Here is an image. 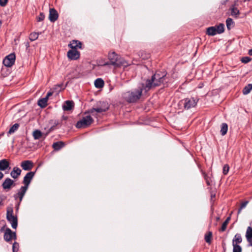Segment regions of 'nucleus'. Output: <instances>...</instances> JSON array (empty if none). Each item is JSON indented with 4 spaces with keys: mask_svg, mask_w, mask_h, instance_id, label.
<instances>
[{
    "mask_svg": "<svg viewBox=\"0 0 252 252\" xmlns=\"http://www.w3.org/2000/svg\"><path fill=\"white\" fill-rule=\"evenodd\" d=\"M165 77L166 74L164 73L156 72L151 80H147L145 84H142V87L147 92L152 87L158 86L163 84L166 80Z\"/></svg>",
    "mask_w": 252,
    "mask_h": 252,
    "instance_id": "nucleus-1",
    "label": "nucleus"
},
{
    "mask_svg": "<svg viewBox=\"0 0 252 252\" xmlns=\"http://www.w3.org/2000/svg\"><path fill=\"white\" fill-rule=\"evenodd\" d=\"M110 64L117 67H126L128 63L123 58L120 57L115 52H110L108 55Z\"/></svg>",
    "mask_w": 252,
    "mask_h": 252,
    "instance_id": "nucleus-2",
    "label": "nucleus"
},
{
    "mask_svg": "<svg viewBox=\"0 0 252 252\" xmlns=\"http://www.w3.org/2000/svg\"><path fill=\"white\" fill-rule=\"evenodd\" d=\"M143 87L132 91H128L123 94V98L128 102H134L138 100L142 94Z\"/></svg>",
    "mask_w": 252,
    "mask_h": 252,
    "instance_id": "nucleus-3",
    "label": "nucleus"
},
{
    "mask_svg": "<svg viewBox=\"0 0 252 252\" xmlns=\"http://www.w3.org/2000/svg\"><path fill=\"white\" fill-rule=\"evenodd\" d=\"M13 210L12 207H9L7 208L6 219L11 223L13 228L16 229L17 226V218L13 215Z\"/></svg>",
    "mask_w": 252,
    "mask_h": 252,
    "instance_id": "nucleus-4",
    "label": "nucleus"
},
{
    "mask_svg": "<svg viewBox=\"0 0 252 252\" xmlns=\"http://www.w3.org/2000/svg\"><path fill=\"white\" fill-rule=\"evenodd\" d=\"M224 32V25L220 24L217 26L210 27L207 29L206 33L210 36H214L217 34H220Z\"/></svg>",
    "mask_w": 252,
    "mask_h": 252,
    "instance_id": "nucleus-5",
    "label": "nucleus"
},
{
    "mask_svg": "<svg viewBox=\"0 0 252 252\" xmlns=\"http://www.w3.org/2000/svg\"><path fill=\"white\" fill-rule=\"evenodd\" d=\"M93 122V119L90 116H86L78 121L76 126L77 128H85L90 126Z\"/></svg>",
    "mask_w": 252,
    "mask_h": 252,
    "instance_id": "nucleus-6",
    "label": "nucleus"
},
{
    "mask_svg": "<svg viewBox=\"0 0 252 252\" xmlns=\"http://www.w3.org/2000/svg\"><path fill=\"white\" fill-rule=\"evenodd\" d=\"M198 99L191 97L186 98L180 102L184 105L185 109H189L194 107L196 105Z\"/></svg>",
    "mask_w": 252,
    "mask_h": 252,
    "instance_id": "nucleus-7",
    "label": "nucleus"
},
{
    "mask_svg": "<svg viewBox=\"0 0 252 252\" xmlns=\"http://www.w3.org/2000/svg\"><path fill=\"white\" fill-rule=\"evenodd\" d=\"M100 104H101L100 107H97L96 108H92L88 112L94 115L93 114L94 112H96L97 113H101L102 112H105L108 109L109 106L107 103L105 102H100Z\"/></svg>",
    "mask_w": 252,
    "mask_h": 252,
    "instance_id": "nucleus-8",
    "label": "nucleus"
},
{
    "mask_svg": "<svg viewBox=\"0 0 252 252\" xmlns=\"http://www.w3.org/2000/svg\"><path fill=\"white\" fill-rule=\"evenodd\" d=\"M15 61V55L11 53L6 56L3 61V64L7 67H11Z\"/></svg>",
    "mask_w": 252,
    "mask_h": 252,
    "instance_id": "nucleus-9",
    "label": "nucleus"
},
{
    "mask_svg": "<svg viewBox=\"0 0 252 252\" xmlns=\"http://www.w3.org/2000/svg\"><path fill=\"white\" fill-rule=\"evenodd\" d=\"M67 57L71 60L78 59L80 57V53L77 50L71 49L67 52Z\"/></svg>",
    "mask_w": 252,
    "mask_h": 252,
    "instance_id": "nucleus-10",
    "label": "nucleus"
},
{
    "mask_svg": "<svg viewBox=\"0 0 252 252\" xmlns=\"http://www.w3.org/2000/svg\"><path fill=\"white\" fill-rule=\"evenodd\" d=\"M15 233H12V231L9 228H7L4 235V240L6 241H9L12 239H15Z\"/></svg>",
    "mask_w": 252,
    "mask_h": 252,
    "instance_id": "nucleus-11",
    "label": "nucleus"
},
{
    "mask_svg": "<svg viewBox=\"0 0 252 252\" xmlns=\"http://www.w3.org/2000/svg\"><path fill=\"white\" fill-rule=\"evenodd\" d=\"M34 175V172H30L28 173L24 178L23 183L25 186L28 187L31 180Z\"/></svg>",
    "mask_w": 252,
    "mask_h": 252,
    "instance_id": "nucleus-12",
    "label": "nucleus"
},
{
    "mask_svg": "<svg viewBox=\"0 0 252 252\" xmlns=\"http://www.w3.org/2000/svg\"><path fill=\"white\" fill-rule=\"evenodd\" d=\"M58 18L57 11L54 8H50L49 19L51 22H55Z\"/></svg>",
    "mask_w": 252,
    "mask_h": 252,
    "instance_id": "nucleus-13",
    "label": "nucleus"
},
{
    "mask_svg": "<svg viewBox=\"0 0 252 252\" xmlns=\"http://www.w3.org/2000/svg\"><path fill=\"white\" fill-rule=\"evenodd\" d=\"M21 166L24 170H30L33 167V163L30 160H25L21 162Z\"/></svg>",
    "mask_w": 252,
    "mask_h": 252,
    "instance_id": "nucleus-14",
    "label": "nucleus"
},
{
    "mask_svg": "<svg viewBox=\"0 0 252 252\" xmlns=\"http://www.w3.org/2000/svg\"><path fill=\"white\" fill-rule=\"evenodd\" d=\"M82 43L78 40H73L68 44V46L72 49L76 50L77 48L81 49Z\"/></svg>",
    "mask_w": 252,
    "mask_h": 252,
    "instance_id": "nucleus-15",
    "label": "nucleus"
},
{
    "mask_svg": "<svg viewBox=\"0 0 252 252\" xmlns=\"http://www.w3.org/2000/svg\"><path fill=\"white\" fill-rule=\"evenodd\" d=\"M14 184V181L10 178H6L3 182L2 186L4 189H9Z\"/></svg>",
    "mask_w": 252,
    "mask_h": 252,
    "instance_id": "nucleus-16",
    "label": "nucleus"
},
{
    "mask_svg": "<svg viewBox=\"0 0 252 252\" xmlns=\"http://www.w3.org/2000/svg\"><path fill=\"white\" fill-rule=\"evenodd\" d=\"M74 107V103L72 101L67 100L63 105L64 111H70Z\"/></svg>",
    "mask_w": 252,
    "mask_h": 252,
    "instance_id": "nucleus-17",
    "label": "nucleus"
},
{
    "mask_svg": "<svg viewBox=\"0 0 252 252\" xmlns=\"http://www.w3.org/2000/svg\"><path fill=\"white\" fill-rule=\"evenodd\" d=\"M21 171V170L19 168L14 167L11 172L10 175L13 178L16 179L20 176Z\"/></svg>",
    "mask_w": 252,
    "mask_h": 252,
    "instance_id": "nucleus-18",
    "label": "nucleus"
},
{
    "mask_svg": "<svg viewBox=\"0 0 252 252\" xmlns=\"http://www.w3.org/2000/svg\"><path fill=\"white\" fill-rule=\"evenodd\" d=\"M28 187L25 186L22 187L20 188L19 192L17 193V195H18L20 201H21L22 200L23 196H24V195L28 189Z\"/></svg>",
    "mask_w": 252,
    "mask_h": 252,
    "instance_id": "nucleus-19",
    "label": "nucleus"
},
{
    "mask_svg": "<svg viewBox=\"0 0 252 252\" xmlns=\"http://www.w3.org/2000/svg\"><path fill=\"white\" fill-rule=\"evenodd\" d=\"M9 163L5 159H3L0 160V170L4 171L6 170L9 166Z\"/></svg>",
    "mask_w": 252,
    "mask_h": 252,
    "instance_id": "nucleus-20",
    "label": "nucleus"
},
{
    "mask_svg": "<svg viewBox=\"0 0 252 252\" xmlns=\"http://www.w3.org/2000/svg\"><path fill=\"white\" fill-rule=\"evenodd\" d=\"M242 241V239L241 235L236 234L232 240V245H238V244L241 243Z\"/></svg>",
    "mask_w": 252,
    "mask_h": 252,
    "instance_id": "nucleus-21",
    "label": "nucleus"
},
{
    "mask_svg": "<svg viewBox=\"0 0 252 252\" xmlns=\"http://www.w3.org/2000/svg\"><path fill=\"white\" fill-rule=\"evenodd\" d=\"M246 237L247 238V241L249 243H252V228L250 226H249L247 228Z\"/></svg>",
    "mask_w": 252,
    "mask_h": 252,
    "instance_id": "nucleus-22",
    "label": "nucleus"
},
{
    "mask_svg": "<svg viewBox=\"0 0 252 252\" xmlns=\"http://www.w3.org/2000/svg\"><path fill=\"white\" fill-rule=\"evenodd\" d=\"M104 81L101 78H97L94 81L95 87L97 88H101L104 86Z\"/></svg>",
    "mask_w": 252,
    "mask_h": 252,
    "instance_id": "nucleus-23",
    "label": "nucleus"
},
{
    "mask_svg": "<svg viewBox=\"0 0 252 252\" xmlns=\"http://www.w3.org/2000/svg\"><path fill=\"white\" fill-rule=\"evenodd\" d=\"M64 146V143L62 141L56 142L53 144V147L55 150H59Z\"/></svg>",
    "mask_w": 252,
    "mask_h": 252,
    "instance_id": "nucleus-24",
    "label": "nucleus"
},
{
    "mask_svg": "<svg viewBox=\"0 0 252 252\" xmlns=\"http://www.w3.org/2000/svg\"><path fill=\"white\" fill-rule=\"evenodd\" d=\"M252 90V84H249L246 86L243 90V93L244 95L249 94Z\"/></svg>",
    "mask_w": 252,
    "mask_h": 252,
    "instance_id": "nucleus-25",
    "label": "nucleus"
},
{
    "mask_svg": "<svg viewBox=\"0 0 252 252\" xmlns=\"http://www.w3.org/2000/svg\"><path fill=\"white\" fill-rule=\"evenodd\" d=\"M47 101L48 99H47V97L41 98L38 100V104L41 107L44 108L47 105Z\"/></svg>",
    "mask_w": 252,
    "mask_h": 252,
    "instance_id": "nucleus-26",
    "label": "nucleus"
},
{
    "mask_svg": "<svg viewBox=\"0 0 252 252\" xmlns=\"http://www.w3.org/2000/svg\"><path fill=\"white\" fill-rule=\"evenodd\" d=\"M228 130V126L226 123L222 124L221 126L220 133L222 135H224L226 134Z\"/></svg>",
    "mask_w": 252,
    "mask_h": 252,
    "instance_id": "nucleus-27",
    "label": "nucleus"
},
{
    "mask_svg": "<svg viewBox=\"0 0 252 252\" xmlns=\"http://www.w3.org/2000/svg\"><path fill=\"white\" fill-rule=\"evenodd\" d=\"M226 24L228 30H230L232 27H233L234 22L231 18H228L226 19Z\"/></svg>",
    "mask_w": 252,
    "mask_h": 252,
    "instance_id": "nucleus-28",
    "label": "nucleus"
},
{
    "mask_svg": "<svg viewBox=\"0 0 252 252\" xmlns=\"http://www.w3.org/2000/svg\"><path fill=\"white\" fill-rule=\"evenodd\" d=\"M33 136L35 139H39L42 136V132L39 130H36L33 132Z\"/></svg>",
    "mask_w": 252,
    "mask_h": 252,
    "instance_id": "nucleus-29",
    "label": "nucleus"
},
{
    "mask_svg": "<svg viewBox=\"0 0 252 252\" xmlns=\"http://www.w3.org/2000/svg\"><path fill=\"white\" fill-rule=\"evenodd\" d=\"M19 126V124H15L9 130L8 134H12L16 131Z\"/></svg>",
    "mask_w": 252,
    "mask_h": 252,
    "instance_id": "nucleus-30",
    "label": "nucleus"
},
{
    "mask_svg": "<svg viewBox=\"0 0 252 252\" xmlns=\"http://www.w3.org/2000/svg\"><path fill=\"white\" fill-rule=\"evenodd\" d=\"M230 220V218L228 217L226 219V220L223 222V223H222V226L221 227V228L220 229V231H224L225 230V229L226 228V226H227Z\"/></svg>",
    "mask_w": 252,
    "mask_h": 252,
    "instance_id": "nucleus-31",
    "label": "nucleus"
},
{
    "mask_svg": "<svg viewBox=\"0 0 252 252\" xmlns=\"http://www.w3.org/2000/svg\"><path fill=\"white\" fill-rule=\"evenodd\" d=\"M212 234V232H209L207 234H206L205 236V241L209 244H210L211 242Z\"/></svg>",
    "mask_w": 252,
    "mask_h": 252,
    "instance_id": "nucleus-32",
    "label": "nucleus"
},
{
    "mask_svg": "<svg viewBox=\"0 0 252 252\" xmlns=\"http://www.w3.org/2000/svg\"><path fill=\"white\" fill-rule=\"evenodd\" d=\"M39 34L37 32L31 33L30 35L29 39L31 41H34L38 38Z\"/></svg>",
    "mask_w": 252,
    "mask_h": 252,
    "instance_id": "nucleus-33",
    "label": "nucleus"
},
{
    "mask_svg": "<svg viewBox=\"0 0 252 252\" xmlns=\"http://www.w3.org/2000/svg\"><path fill=\"white\" fill-rule=\"evenodd\" d=\"M231 15L233 16L237 17L239 15V10L236 7H233L231 8Z\"/></svg>",
    "mask_w": 252,
    "mask_h": 252,
    "instance_id": "nucleus-34",
    "label": "nucleus"
},
{
    "mask_svg": "<svg viewBox=\"0 0 252 252\" xmlns=\"http://www.w3.org/2000/svg\"><path fill=\"white\" fill-rule=\"evenodd\" d=\"M233 252H242V248L239 245H233Z\"/></svg>",
    "mask_w": 252,
    "mask_h": 252,
    "instance_id": "nucleus-35",
    "label": "nucleus"
},
{
    "mask_svg": "<svg viewBox=\"0 0 252 252\" xmlns=\"http://www.w3.org/2000/svg\"><path fill=\"white\" fill-rule=\"evenodd\" d=\"M141 55H139V56H141V58L143 59H147L150 57V55L149 54L145 53L143 52H142L140 53Z\"/></svg>",
    "mask_w": 252,
    "mask_h": 252,
    "instance_id": "nucleus-36",
    "label": "nucleus"
},
{
    "mask_svg": "<svg viewBox=\"0 0 252 252\" xmlns=\"http://www.w3.org/2000/svg\"><path fill=\"white\" fill-rule=\"evenodd\" d=\"M229 170V167L228 164H225L223 167V173L226 175L228 173Z\"/></svg>",
    "mask_w": 252,
    "mask_h": 252,
    "instance_id": "nucleus-37",
    "label": "nucleus"
},
{
    "mask_svg": "<svg viewBox=\"0 0 252 252\" xmlns=\"http://www.w3.org/2000/svg\"><path fill=\"white\" fill-rule=\"evenodd\" d=\"M19 244L16 242H15L13 244L12 246V250L13 252H17L18 251Z\"/></svg>",
    "mask_w": 252,
    "mask_h": 252,
    "instance_id": "nucleus-38",
    "label": "nucleus"
},
{
    "mask_svg": "<svg viewBox=\"0 0 252 252\" xmlns=\"http://www.w3.org/2000/svg\"><path fill=\"white\" fill-rule=\"evenodd\" d=\"M45 16L43 13H40L39 15L37 17V20L38 22L43 21L44 19Z\"/></svg>",
    "mask_w": 252,
    "mask_h": 252,
    "instance_id": "nucleus-39",
    "label": "nucleus"
},
{
    "mask_svg": "<svg viewBox=\"0 0 252 252\" xmlns=\"http://www.w3.org/2000/svg\"><path fill=\"white\" fill-rule=\"evenodd\" d=\"M247 204H248V201L244 202L241 204L240 208L238 210V214L240 213L242 209L244 208L246 206Z\"/></svg>",
    "mask_w": 252,
    "mask_h": 252,
    "instance_id": "nucleus-40",
    "label": "nucleus"
},
{
    "mask_svg": "<svg viewBox=\"0 0 252 252\" xmlns=\"http://www.w3.org/2000/svg\"><path fill=\"white\" fill-rule=\"evenodd\" d=\"M241 61L244 63H248L251 61V59L248 57H245L242 58Z\"/></svg>",
    "mask_w": 252,
    "mask_h": 252,
    "instance_id": "nucleus-41",
    "label": "nucleus"
},
{
    "mask_svg": "<svg viewBox=\"0 0 252 252\" xmlns=\"http://www.w3.org/2000/svg\"><path fill=\"white\" fill-rule=\"evenodd\" d=\"M7 2V0H0V5L4 6Z\"/></svg>",
    "mask_w": 252,
    "mask_h": 252,
    "instance_id": "nucleus-42",
    "label": "nucleus"
},
{
    "mask_svg": "<svg viewBox=\"0 0 252 252\" xmlns=\"http://www.w3.org/2000/svg\"><path fill=\"white\" fill-rule=\"evenodd\" d=\"M52 95V93L51 92H48L46 96L45 97H47V99H48L49 97L51 96Z\"/></svg>",
    "mask_w": 252,
    "mask_h": 252,
    "instance_id": "nucleus-43",
    "label": "nucleus"
},
{
    "mask_svg": "<svg viewBox=\"0 0 252 252\" xmlns=\"http://www.w3.org/2000/svg\"><path fill=\"white\" fill-rule=\"evenodd\" d=\"M3 174L1 172H0V180L3 178Z\"/></svg>",
    "mask_w": 252,
    "mask_h": 252,
    "instance_id": "nucleus-44",
    "label": "nucleus"
},
{
    "mask_svg": "<svg viewBox=\"0 0 252 252\" xmlns=\"http://www.w3.org/2000/svg\"><path fill=\"white\" fill-rule=\"evenodd\" d=\"M249 54L250 55L252 56V49L249 50Z\"/></svg>",
    "mask_w": 252,
    "mask_h": 252,
    "instance_id": "nucleus-45",
    "label": "nucleus"
},
{
    "mask_svg": "<svg viewBox=\"0 0 252 252\" xmlns=\"http://www.w3.org/2000/svg\"><path fill=\"white\" fill-rule=\"evenodd\" d=\"M1 25H2V22H1V21L0 20V28L1 27Z\"/></svg>",
    "mask_w": 252,
    "mask_h": 252,
    "instance_id": "nucleus-46",
    "label": "nucleus"
},
{
    "mask_svg": "<svg viewBox=\"0 0 252 252\" xmlns=\"http://www.w3.org/2000/svg\"><path fill=\"white\" fill-rule=\"evenodd\" d=\"M109 63H105L103 65H108L109 64Z\"/></svg>",
    "mask_w": 252,
    "mask_h": 252,
    "instance_id": "nucleus-47",
    "label": "nucleus"
}]
</instances>
